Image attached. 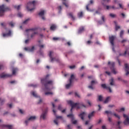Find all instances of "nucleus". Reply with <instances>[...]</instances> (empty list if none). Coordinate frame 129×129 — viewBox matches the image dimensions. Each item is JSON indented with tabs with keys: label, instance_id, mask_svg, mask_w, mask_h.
I'll return each mask as SVG.
<instances>
[{
	"label": "nucleus",
	"instance_id": "nucleus-1",
	"mask_svg": "<svg viewBox=\"0 0 129 129\" xmlns=\"http://www.w3.org/2000/svg\"><path fill=\"white\" fill-rule=\"evenodd\" d=\"M49 77H50V75L47 74L44 78L41 79V83L44 85L45 87V90H46V91L50 90V89L48 88V84L52 85L53 84L52 80H49Z\"/></svg>",
	"mask_w": 129,
	"mask_h": 129
},
{
	"label": "nucleus",
	"instance_id": "nucleus-2",
	"mask_svg": "<svg viewBox=\"0 0 129 129\" xmlns=\"http://www.w3.org/2000/svg\"><path fill=\"white\" fill-rule=\"evenodd\" d=\"M68 104H69L72 106V108L71 109V111L75 108H76L77 109H79V108H81L82 107H84V108L86 107V106L85 105H84L83 103H74L71 100L68 101Z\"/></svg>",
	"mask_w": 129,
	"mask_h": 129
},
{
	"label": "nucleus",
	"instance_id": "nucleus-3",
	"mask_svg": "<svg viewBox=\"0 0 129 129\" xmlns=\"http://www.w3.org/2000/svg\"><path fill=\"white\" fill-rule=\"evenodd\" d=\"M10 11H11V8L6 7L5 5L0 6V16L2 17L4 16L6 12Z\"/></svg>",
	"mask_w": 129,
	"mask_h": 129
},
{
	"label": "nucleus",
	"instance_id": "nucleus-4",
	"mask_svg": "<svg viewBox=\"0 0 129 129\" xmlns=\"http://www.w3.org/2000/svg\"><path fill=\"white\" fill-rule=\"evenodd\" d=\"M36 3V1H30L29 2H28V3H27V9L28 10V11L32 12V11H33L34 10H35V8H33L32 9H30V8L32 7H35V4Z\"/></svg>",
	"mask_w": 129,
	"mask_h": 129
},
{
	"label": "nucleus",
	"instance_id": "nucleus-5",
	"mask_svg": "<svg viewBox=\"0 0 129 129\" xmlns=\"http://www.w3.org/2000/svg\"><path fill=\"white\" fill-rule=\"evenodd\" d=\"M109 42H110L111 46H112V50H113V51H114L115 52V48L114 47V41L116 37H115V36L112 35V36H110L109 37Z\"/></svg>",
	"mask_w": 129,
	"mask_h": 129
},
{
	"label": "nucleus",
	"instance_id": "nucleus-6",
	"mask_svg": "<svg viewBox=\"0 0 129 129\" xmlns=\"http://www.w3.org/2000/svg\"><path fill=\"white\" fill-rule=\"evenodd\" d=\"M36 119V117L35 116H31L29 118H27V119L25 121V124H26V126H28L30 121H33L35 120Z\"/></svg>",
	"mask_w": 129,
	"mask_h": 129
},
{
	"label": "nucleus",
	"instance_id": "nucleus-7",
	"mask_svg": "<svg viewBox=\"0 0 129 129\" xmlns=\"http://www.w3.org/2000/svg\"><path fill=\"white\" fill-rule=\"evenodd\" d=\"M75 79V76L74 74L71 75L70 79H69L70 83L68 84L66 86L67 89H69L71 86L73 82V81Z\"/></svg>",
	"mask_w": 129,
	"mask_h": 129
},
{
	"label": "nucleus",
	"instance_id": "nucleus-8",
	"mask_svg": "<svg viewBox=\"0 0 129 129\" xmlns=\"http://www.w3.org/2000/svg\"><path fill=\"white\" fill-rule=\"evenodd\" d=\"M113 116H115L116 118H117L118 120H119L120 119V116L117 113L107 114V116L108 117V120L109 122H111V118L109 116H111L112 117Z\"/></svg>",
	"mask_w": 129,
	"mask_h": 129
},
{
	"label": "nucleus",
	"instance_id": "nucleus-9",
	"mask_svg": "<svg viewBox=\"0 0 129 129\" xmlns=\"http://www.w3.org/2000/svg\"><path fill=\"white\" fill-rule=\"evenodd\" d=\"M123 117H124V119H125V120H124V122H123V123H124V125H129V116L126 115L125 114H124L123 115Z\"/></svg>",
	"mask_w": 129,
	"mask_h": 129
},
{
	"label": "nucleus",
	"instance_id": "nucleus-10",
	"mask_svg": "<svg viewBox=\"0 0 129 129\" xmlns=\"http://www.w3.org/2000/svg\"><path fill=\"white\" fill-rule=\"evenodd\" d=\"M98 82L97 81H95V80H92L91 82V85L88 86V88L90 89H91L92 90H93L94 89V85L97 84Z\"/></svg>",
	"mask_w": 129,
	"mask_h": 129
},
{
	"label": "nucleus",
	"instance_id": "nucleus-11",
	"mask_svg": "<svg viewBox=\"0 0 129 129\" xmlns=\"http://www.w3.org/2000/svg\"><path fill=\"white\" fill-rule=\"evenodd\" d=\"M114 65L115 63L112 62L111 63L110 67L112 73H113L114 75H116L117 74V72L116 71L115 69L114 68Z\"/></svg>",
	"mask_w": 129,
	"mask_h": 129
},
{
	"label": "nucleus",
	"instance_id": "nucleus-12",
	"mask_svg": "<svg viewBox=\"0 0 129 129\" xmlns=\"http://www.w3.org/2000/svg\"><path fill=\"white\" fill-rule=\"evenodd\" d=\"M67 117L72 119V121L73 122V124H76L77 123V120H74V116L73 114H70L69 115H67ZM74 120V121H73Z\"/></svg>",
	"mask_w": 129,
	"mask_h": 129
},
{
	"label": "nucleus",
	"instance_id": "nucleus-13",
	"mask_svg": "<svg viewBox=\"0 0 129 129\" xmlns=\"http://www.w3.org/2000/svg\"><path fill=\"white\" fill-rule=\"evenodd\" d=\"M13 76V75L12 74H2L0 76L1 78H10Z\"/></svg>",
	"mask_w": 129,
	"mask_h": 129
},
{
	"label": "nucleus",
	"instance_id": "nucleus-14",
	"mask_svg": "<svg viewBox=\"0 0 129 129\" xmlns=\"http://www.w3.org/2000/svg\"><path fill=\"white\" fill-rule=\"evenodd\" d=\"M0 127L2 128H7L8 129H12L13 125H6V124H0Z\"/></svg>",
	"mask_w": 129,
	"mask_h": 129
},
{
	"label": "nucleus",
	"instance_id": "nucleus-15",
	"mask_svg": "<svg viewBox=\"0 0 129 129\" xmlns=\"http://www.w3.org/2000/svg\"><path fill=\"white\" fill-rule=\"evenodd\" d=\"M101 87L102 88H103V89H105L107 90H109V92L110 93H112V91L111 90V88L110 86H107L105 84H101Z\"/></svg>",
	"mask_w": 129,
	"mask_h": 129
},
{
	"label": "nucleus",
	"instance_id": "nucleus-16",
	"mask_svg": "<svg viewBox=\"0 0 129 129\" xmlns=\"http://www.w3.org/2000/svg\"><path fill=\"white\" fill-rule=\"evenodd\" d=\"M59 119L62 120V116H56V119L53 120V122L55 125H58V120Z\"/></svg>",
	"mask_w": 129,
	"mask_h": 129
},
{
	"label": "nucleus",
	"instance_id": "nucleus-17",
	"mask_svg": "<svg viewBox=\"0 0 129 129\" xmlns=\"http://www.w3.org/2000/svg\"><path fill=\"white\" fill-rule=\"evenodd\" d=\"M129 64L125 63V71L126 72L125 75L128 76L129 75Z\"/></svg>",
	"mask_w": 129,
	"mask_h": 129
},
{
	"label": "nucleus",
	"instance_id": "nucleus-18",
	"mask_svg": "<svg viewBox=\"0 0 129 129\" xmlns=\"http://www.w3.org/2000/svg\"><path fill=\"white\" fill-rule=\"evenodd\" d=\"M52 53H53V52L49 51V56L50 57L51 62H53L54 61H56V59H57L56 58L52 57Z\"/></svg>",
	"mask_w": 129,
	"mask_h": 129
},
{
	"label": "nucleus",
	"instance_id": "nucleus-19",
	"mask_svg": "<svg viewBox=\"0 0 129 129\" xmlns=\"http://www.w3.org/2000/svg\"><path fill=\"white\" fill-rule=\"evenodd\" d=\"M24 50L26 51H28L29 52H33L35 50V47L34 46H32L31 48H30V47H25Z\"/></svg>",
	"mask_w": 129,
	"mask_h": 129
},
{
	"label": "nucleus",
	"instance_id": "nucleus-20",
	"mask_svg": "<svg viewBox=\"0 0 129 129\" xmlns=\"http://www.w3.org/2000/svg\"><path fill=\"white\" fill-rule=\"evenodd\" d=\"M11 35H12V31L11 30H9L8 33H3V36L4 37H6L10 36Z\"/></svg>",
	"mask_w": 129,
	"mask_h": 129
},
{
	"label": "nucleus",
	"instance_id": "nucleus-21",
	"mask_svg": "<svg viewBox=\"0 0 129 129\" xmlns=\"http://www.w3.org/2000/svg\"><path fill=\"white\" fill-rule=\"evenodd\" d=\"M86 116V114L85 113H81L79 115V117H80V118H81V119L82 120H84V118Z\"/></svg>",
	"mask_w": 129,
	"mask_h": 129
},
{
	"label": "nucleus",
	"instance_id": "nucleus-22",
	"mask_svg": "<svg viewBox=\"0 0 129 129\" xmlns=\"http://www.w3.org/2000/svg\"><path fill=\"white\" fill-rule=\"evenodd\" d=\"M56 28L57 27L56 26V25L52 24L50 27V30L51 31H55Z\"/></svg>",
	"mask_w": 129,
	"mask_h": 129
},
{
	"label": "nucleus",
	"instance_id": "nucleus-23",
	"mask_svg": "<svg viewBox=\"0 0 129 129\" xmlns=\"http://www.w3.org/2000/svg\"><path fill=\"white\" fill-rule=\"evenodd\" d=\"M38 30V28H31V29H26V32H29V31H30L34 32V31H36V30Z\"/></svg>",
	"mask_w": 129,
	"mask_h": 129
},
{
	"label": "nucleus",
	"instance_id": "nucleus-24",
	"mask_svg": "<svg viewBox=\"0 0 129 129\" xmlns=\"http://www.w3.org/2000/svg\"><path fill=\"white\" fill-rule=\"evenodd\" d=\"M114 23L115 26V31H117L118 30L120 29V27L119 26L117 25L116 21H114Z\"/></svg>",
	"mask_w": 129,
	"mask_h": 129
},
{
	"label": "nucleus",
	"instance_id": "nucleus-25",
	"mask_svg": "<svg viewBox=\"0 0 129 129\" xmlns=\"http://www.w3.org/2000/svg\"><path fill=\"white\" fill-rule=\"evenodd\" d=\"M110 1L111 0H102L101 3L103 6H104L105 4L110 3Z\"/></svg>",
	"mask_w": 129,
	"mask_h": 129
},
{
	"label": "nucleus",
	"instance_id": "nucleus-26",
	"mask_svg": "<svg viewBox=\"0 0 129 129\" xmlns=\"http://www.w3.org/2000/svg\"><path fill=\"white\" fill-rule=\"evenodd\" d=\"M68 16H69L73 20H75L76 19L75 17L74 16V15L72 13H69Z\"/></svg>",
	"mask_w": 129,
	"mask_h": 129
},
{
	"label": "nucleus",
	"instance_id": "nucleus-27",
	"mask_svg": "<svg viewBox=\"0 0 129 129\" xmlns=\"http://www.w3.org/2000/svg\"><path fill=\"white\" fill-rule=\"evenodd\" d=\"M111 97H107L106 99L104 101V103L106 104L108 103V102L110 100Z\"/></svg>",
	"mask_w": 129,
	"mask_h": 129
},
{
	"label": "nucleus",
	"instance_id": "nucleus-28",
	"mask_svg": "<svg viewBox=\"0 0 129 129\" xmlns=\"http://www.w3.org/2000/svg\"><path fill=\"white\" fill-rule=\"evenodd\" d=\"M46 113L42 114L40 116V119L45 120V119H46Z\"/></svg>",
	"mask_w": 129,
	"mask_h": 129
},
{
	"label": "nucleus",
	"instance_id": "nucleus-29",
	"mask_svg": "<svg viewBox=\"0 0 129 129\" xmlns=\"http://www.w3.org/2000/svg\"><path fill=\"white\" fill-rule=\"evenodd\" d=\"M84 31V27H81L80 29H79V31H78V33L79 34L81 33L82 32Z\"/></svg>",
	"mask_w": 129,
	"mask_h": 129
},
{
	"label": "nucleus",
	"instance_id": "nucleus-30",
	"mask_svg": "<svg viewBox=\"0 0 129 129\" xmlns=\"http://www.w3.org/2000/svg\"><path fill=\"white\" fill-rule=\"evenodd\" d=\"M9 26H10L12 28H14L15 27V23L13 21H11L8 23Z\"/></svg>",
	"mask_w": 129,
	"mask_h": 129
},
{
	"label": "nucleus",
	"instance_id": "nucleus-31",
	"mask_svg": "<svg viewBox=\"0 0 129 129\" xmlns=\"http://www.w3.org/2000/svg\"><path fill=\"white\" fill-rule=\"evenodd\" d=\"M124 33V30H121L120 32V37L122 39L123 38Z\"/></svg>",
	"mask_w": 129,
	"mask_h": 129
},
{
	"label": "nucleus",
	"instance_id": "nucleus-32",
	"mask_svg": "<svg viewBox=\"0 0 129 129\" xmlns=\"http://www.w3.org/2000/svg\"><path fill=\"white\" fill-rule=\"evenodd\" d=\"M95 116L94 113H90L88 115V118L89 119H91L92 118Z\"/></svg>",
	"mask_w": 129,
	"mask_h": 129
},
{
	"label": "nucleus",
	"instance_id": "nucleus-33",
	"mask_svg": "<svg viewBox=\"0 0 129 129\" xmlns=\"http://www.w3.org/2000/svg\"><path fill=\"white\" fill-rule=\"evenodd\" d=\"M18 69L17 68H13L12 69V75H15L16 71H17Z\"/></svg>",
	"mask_w": 129,
	"mask_h": 129
},
{
	"label": "nucleus",
	"instance_id": "nucleus-34",
	"mask_svg": "<svg viewBox=\"0 0 129 129\" xmlns=\"http://www.w3.org/2000/svg\"><path fill=\"white\" fill-rule=\"evenodd\" d=\"M32 96H33L35 98H38V96L36 94V92H31Z\"/></svg>",
	"mask_w": 129,
	"mask_h": 129
},
{
	"label": "nucleus",
	"instance_id": "nucleus-35",
	"mask_svg": "<svg viewBox=\"0 0 129 129\" xmlns=\"http://www.w3.org/2000/svg\"><path fill=\"white\" fill-rule=\"evenodd\" d=\"M98 99L99 101L101 102L103 100V97L101 95H99L98 96Z\"/></svg>",
	"mask_w": 129,
	"mask_h": 129
},
{
	"label": "nucleus",
	"instance_id": "nucleus-36",
	"mask_svg": "<svg viewBox=\"0 0 129 129\" xmlns=\"http://www.w3.org/2000/svg\"><path fill=\"white\" fill-rule=\"evenodd\" d=\"M38 34V32H34L33 33H32L31 35V38H33L34 37H35V35Z\"/></svg>",
	"mask_w": 129,
	"mask_h": 129
},
{
	"label": "nucleus",
	"instance_id": "nucleus-37",
	"mask_svg": "<svg viewBox=\"0 0 129 129\" xmlns=\"http://www.w3.org/2000/svg\"><path fill=\"white\" fill-rule=\"evenodd\" d=\"M52 107H53V109H52V111H53V112L54 113H56V110H55V104L54 103H52Z\"/></svg>",
	"mask_w": 129,
	"mask_h": 129
},
{
	"label": "nucleus",
	"instance_id": "nucleus-38",
	"mask_svg": "<svg viewBox=\"0 0 129 129\" xmlns=\"http://www.w3.org/2000/svg\"><path fill=\"white\" fill-rule=\"evenodd\" d=\"M45 14L44 11H42L40 13H39L38 15L40 16H43Z\"/></svg>",
	"mask_w": 129,
	"mask_h": 129
},
{
	"label": "nucleus",
	"instance_id": "nucleus-39",
	"mask_svg": "<svg viewBox=\"0 0 129 129\" xmlns=\"http://www.w3.org/2000/svg\"><path fill=\"white\" fill-rule=\"evenodd\" d=\"M83 14L82 12H81L78 13V17H79V18H81L83 17Z\"/></svg>",
	"mask_w": 129,
	"mask_h": 129
},
{
	"label": "nucleus",
	"instance_id": "nucleus-40",
	"mask_svg": "<svg viewBox=\"0 0 129 129\" xmlns=\"http://www.w3.org/2000/svg\"><path fill=\"white\" fill-rule=\"evenodd\" d=\"M110 84L111 86L114 85V79L113 78H111V82H110Z\"/></svg>",
	"mask_w": 129,
	"mask_h": 129
},
{
	"label": "nucleus",
	"instance_id": "nucleus-41",
	"mask_svg": "<svg viewBox=\"0 0 129 129\" xmlns=\"http://www.w3.org/2000/svg\"><path fill=\"white\" fill-rule=\"evenodd\" d=\"M127 41V40L126 39H124L122 40H121V43L124 44Z\"/></svg>",
	"mask_w": 129,
	"mask_h": 129
},
{
	"label": "nucleus",
	"instance_id": "nucleus-42",
	"mask_svg": "<svg viewBox=\"0 0 129 129\" xmlns=\"http://www.w3.org/2000/svg\"><path fill=\"white\" fill-rule=\"evenodd\" d=\"M45 95H53V93L52 92H46V93H45Z\"/></svg>",
	"mask_w": 129,
	"mask_h": 129
},
{
	"label": "nucleus",
	"instance_id": "nucleus-43",
	"mask_svg": "<svg viewBox=\"0 0 129 129\" xmlns=\"http://www.w3.org/2000/svg\"><path fill=\"white\" fill-rule=\"evenodd\" d=\"M5 102V99H2L1 98H0V103L1 104H3Z\"/></svg>",
	"mask_w": 129,
	"mask_h": 129
},
{
	"label": "nucleus",
	"instance_id": "nucleus-44",
	"mask_svg": "<svg viewBox=\"0 0 129 129\" xmlns=\"http://www.w3.org/2000/svg\"><path fill=\"white\" fill-rule=\"evenodd\" d=\"M48 108H45L44 110H43V113H47L48 112Z\"/></svg>",
	"mask_w": 129,
	"mask_h": 129
},
{
	"label": "nucleus",
	"instance_id": "nucleus-45",
	"mask_svg": "<svg viewBox=\"0 0 129 129\" xmlns=\"http://www.w3.org/2000/svg\"><path fill=\"white\" fill-rule=\"evenodd\" d=\"M52 39L54 41H57L59 39V37H53Z\"/></svg>",
	"mask_w": 129,
	"mask_h": 129
},
{
	"label": "nucleus",
	"instance_id": "nucleus-46",
	"mask_svg": "<svg viewBox=\"0 0 129 129\" xmlns=\"http://www.w3.org/2000/svg\"><path fill=\"white\" fill-rule=\"evenodd\" d=\"M17 16H18V17H19L21 18V17H23V14H22V13H19L18 14Z\"/></svg>",
	"mask_w": 129,
	"mask_h": 129
},
{
	"label": "nucleus",
	"instance_id": "nucleus-47",
	"mask_svg": "<svg viewBox=\"0 0 129 129\" xmlns=\"http://www.w3.org/2000/svg\"><path fill=\"white\" fill-rule=\"evenodd\" d=\"M75 95L76 97H78V98H80V96L79 94H78L77 92L75 93Z\"/></svg>",
	"mask_w": 129,
	"mask_h": 129
},
{
	"label": "nucleus",
	"instance_id": "nucleus-48",
	"mask_svg": "<svg viewBox=\"0 0 129 129\" xmlns=\"http://www.w3.org/2000/svg\"><path fill=\"white\" fill-rule=\"evenodd\" d=\"M125 110V108H121L119 110V112H122V111H124Z\"/></svg>",
	"mask_w": 129,
	"mask_h": 129
},
{
	"label": "nucleus",
	"instance_id": "nucleus-49",
	"mask_svg": "<svg viewBox=\"0 0 129 129\" xmlns=\"http://www.w3.org/2000/svg\"><path fill=\"white\" fill-rule=\"evenodd\" d=\"M30 20L29 19H26L23 22V24H27L28 22Z\"/></svg>",
	"mask_w": 129,
	"mask_h": 129
},
{
	"label": "nucleus",
	"instance_id": "nucleus-50",
	"mask_svg": "<svg viewBox=\"0 0 129 129\" xmlns=\"http://www.w3.org/2000/svg\"><path fill=\"white\" fill-rule=\"evenodd\" d=\"M20 7H21V6H15L14 7V8L15 9H17L18 10H19L20 9Z\"/></svg>",
	"mask_w": 129,
	"mask_h": 129
},
{
	"label": "nucleus",
	"instance_id": "nucleus-51",
	"mask_svg": "<svg viewBox=\"0 0 129 129\" xmlns=\"http://www.w3.org/2000/svg\"><path fill=\"white\" fill-rule=\"evenodd\" d=\"M68 128V129H72V125L71 124H69L67 125Z\"/></svg>",
	"mask_w": 129,
	"mask_h": 129
},
{
	"label": "nucleus",
	"instance_id": "nucleus-52",
	"mask_svg": "<svg viewBox=\"0 0 129 129\" xmlns=\"http://www.w3.org/2000/svg\"><path fill=\"white\" fill-rule=\"evenodd\" d=\"M63 5H64L67 8L69 7L68 5L67 4V3H66V2H62Z\"/></svg>",
	"mask_w": 129,
	"mask_h": 129
},
{
	"label": "nucleus",
	"instance_id": "nucleus-53",
	"mask_svg": "<svg viewBox=\"0 0 129 129\" xmlns=\"http://www.w3.org/2000/svg\"><path fill=\"white\" fill-rule=\"evenodd\" d=\"M90 6V4H88V5L86 6V10L88 11H90V9L89 8Z\"/></svg>",
	"mask_w": 129,
	"mask_h": 129
},
{
	"label": "nucleus",
	"instance_id": "nucleus-54",
	"mask_svg": "<svg viewBox=\"0 0 129 129\" xmlns=\"http://www.w3.org/2000/svg\"><path fill=\"white\" fill-rule=\"evenodd\" d=\"M126 53H127V51H125V52L123 54H120L119 55L120 56H124L126 54Z\"/></svg>",
	"mask_w": 129,
	"mask_h": 129
},
{
	"label": "nucleus",
	"instance_id": "nucleus-55",
	"mask_svg": "<svg viewBox=\"0 0 129 129\" xmlns=\"http://www.w3.org/2000/svg\"><path fill=\"white\" fill-rule=\"evenodd\" d=\"M109 16H110V17H111L112 18H114V17H116V15H115L112 14H110L109 15Z\"/></svg>",
	"mask_w": 129,
	"mask_h": 129
},
{
	"label": "nucleus",
	"instance_id": "nucleus-56",
	"mask_svg": "<svg viewBox=\"0 0 129 129\" xmlns=\"http://www.w3.org/2000/svg\"><path fill=\"white\" fill-rule=\"evenodd\" d=\"M4 69V66L2 64H0V70Z\"/></svg>",
	"mask_w": 129,
	"mask_h": 129
},
{
	"label": "nucleus",
	"instance_id": "nucleus-57",
	"mask_svg": "<svg viewBox=\"0 0 129 129\" xmlns=\"http://www.w3.org/2000/svg\"><path fill=\"white\" fill-rule=\"evenodd\" d=\"M76 66H71L70 67V69H74L75 68Z\"/></svg>",
	"mask_w": 129,
	"mask_h": 129
},
{
	"label": "nucleus",
	"instance_id": "nucleus-58",
	"mask_svg": "<svg viewBox=\"0 0 129 129\" xmlns=\"http://www.w3.org/2000/svg\"><path fill=\"white\" fill-rule=\"evenodd\" d=\"M87 103L89 104V105L90 106H92V104H91V102L89 101V100L87 101Z\"/></svg>",
	"mask_w": 129,
	"mask_h": 129
},
{
	"label": "nucleus",
	"instance_id": "nucleus-59",
	"mask_svg": "<svg viewBox=\"0 0 129 129\" xmlns=\"http://www.w3.org/2000/svg\"><path fill=\"white\" fill-rule=\"evenodd\" d=\"M102 20L103 21V22L104 23V22H105V17H104V16H102Z\"/></svg>",
	"mask_w": 129,
	"mask_h": 129
},
{
	"label": "nucleus",
	"instance_id": "nucleus-60",
	"mask_svg": "<svg viewBox=\"0 0 129 129\" xmlns=\"http://www.w3.org/2000/svg\"><path fill=\"white\" fill-rule=\"evenodd\" d=\"M58 109L59 110H62V107H61V106L60 105H59L58 106Z\"/></svg>",
	"mask_w": 129,
	"mask_h": 129
},
{
	"label": "nucleus",
	"instance_id": "nucleus-61",
	"mask_svg": "<svg viewBox=\"0 0 129 129\" xmlns=\"http://www.w3.org/2000/svg\"><path fill=\"white\" fill-rule=\"evenodd\" d=\"M113 107H114V105H108V107H109V108H112Z\"/></svg>",
	"mask_w": 129,
	"mask_h": 129
},
{
	"label": "nucleus",
	"instance_id": "nucleus-62",
	"mask_svg": "<svg viewBox=\"0 0 129 129\" xmlns=\"http://www.w3.org/2000/svg\"><path fill=\"white\" fill-rule=\"evenodd\" d=\"M119 7H120L121 9H123V7H122V5L121 4H120V3L119 4Z\"/></svg>",
	"mask_w": 129,
	"mask_h": 129
},
{
	"label": "nucleus",
	"instance_id": "nucleus-63",
	"mask_svg": "<svg viewBox=\"0 0 129 129\" xmlns=\"http://www.w3.org/2000/svg\"><path fill=\"white\" fill-rule=\"evenodd\" d=\"M110 8H112V9L116 10L118 9V8H115L114 6L110 7Z\"/></svg>",
	"mask_w": 129,
	"mask_h": 129
},
{
	"label": "nucleus",
	"instance_id": "nucleus-64",
	"mask_svg": "<svg viewBox=\"0 0 129 129\" xmlns=\"http://www.w3.org/2000/svg\"><path fill=\"white\" fill-rule=\"evenodd\" d=\"M19 111H20V113H24V111H23L22 109H20Z\"/></svg>",
	"mask_w": 129,
	"mask_h": 129
}]
</instances>
